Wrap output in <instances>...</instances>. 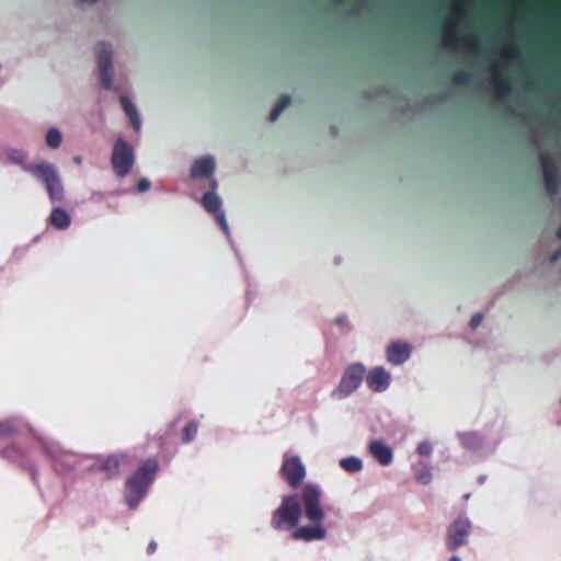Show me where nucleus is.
Returning a JSON list of instances; mask_svg holds the SVG:
<instances>
[{"mask_svg": "<svg viewBox=\"0 0 561 561\" xmlns=\"http://www.w3.org/2000/svg\"><path fill=\"white\" fill-rule=\"evenodd\" d=\"M291 100H290V96L287 95V94H284L280 96V99L278 100V102L275 104V106L272 108L271 113H270V121L271 122H274L275 119H277V117L279 116V114L290 104Z\"/></svg>", "mask_w": 561, "mask_h": 561, "instance_id": "obj_19", "label": "nucleus"}, {"mask_svg": "<svg viewBox=\"0 0 561 561\" xmlns=\"http://www.w3.org/2000/svg\"><path fill=\"white\" fill-rule=\"evenodd\" d=\"M96 60L101 84L105 90H110L112 88V47L108 43H99Z\"/></svg>", "mask_w": 561, "mask_h": 561, "instance_id": "obj_7", "label": "nucleus"}, {"mask_svg": "<svg viewBox=\"0 0 561 561\" xmlns=\"http://www.w3.org/2000/svg\"><path fill=\"white\" fill-rule=\"evenodd\" d=\"M150 187V182L147 179H140L137 183V191L139 193L146 192Z\"/></svg>", "mask_w": 561, "mask_h": 561, "instance_id": "obj_26", "label": "nucleus"}, {"mask_svg": "<svg viewBox=\"0 0 561 561\" xmlns=\"http://www.w3.org/2000/svg\"><path fill=\"white\" fill-rule=\"evenodd\" d=\"M280 474L291 488H298L306 477V468L300 457H285L280 467Z\"/></svg>", "mask_w": 561, "mask_h": 561, "instance_id": "obj_6", "label": "nucleus"}, {"mask_svg": "<svg viewBox=\"0 0 561 561\" xmlns=\"http://www.w3.org/2000/svg\"><path fill=\"white\" fill-rule=\"evenodd\" d=\"M366 382L368 388L373 391L381 390V387L386 382V371L383 367H377L370 370L366 377Z\"/></svg>", "mask_w": 561, "mask_h": 561, "instance_id": "obj_14", "label": "nucleus"}, {"mask_svg": "<svg viewBox=\"0 0 561 561\" xmlns=\"http://www.w3.org/2000/svg\"><path fill=\"white\" fill-rule=\"evenodd\" d=\"M387 459H388V463L390 462L391 460V451L388 449V456H387Z\"/></svg>", "mask_w": 561, "mask_h": 561, "instance_id": "obj_33", "label": "nucleus"}, {"mask_svg": "<svg viewBox=\"0 0 561 561\" xmlns=\"http://www.w3.org/2000/svg\"><path fill=\"white\" fill-rule=\"evenodd\" d=\"M310 525L301 526L291 534L294 540L314 541L322 540L327 536V529L322 525L324 512L321 507V492L313 484H306L300 493L287 495L272 515L271 525L276 530L295 528L298 526L302 513Z\"/></svg>", "mask_w": 561, "mask_h": 561, "instance_id": "obj_1", "label": "nucleus"}, {"mask_svg": "<svg viewBox=\"0 0 561 561\" xmlns=\"http://www.w3.org/2000/svg\"><path fill=\"white\" fill-rule=\"evenodd\" d=\"M382 0H379V4L381 5Z\"/></svg>", "mask_w": 561, "mask_h": 561, "instance_id": "obj_35", "label": "nucleus"}, {"mask_svg": "<svg viewBox=\"0 0 561 561\" xmlns=\"http://www.w3.org/2000/svg\"><path fill=\"white\" fill-rule=\"evenodd\" d=\"M159 469L156 458H148L129 477L125 483V501L130 510H135L145 497L149 485L154 480Z\"/></svg>", "mask_w": 561, "mask_h": 561, "instance_id": "obj_2", "label": "nucleus"}, {"mask_svg": "<svg viewBox=\"0 0 561 561\" xmlns=\"http://www.w3.org/2000/svg\"><path fill=\"white\" fill-rule=\"evenodd\" d=\"M126 457L125 456H108L106 457L101 465L99 466V469L103 472H105L107 478H114L118 476L121 466L124 463Z\"/></svg>", "mask_w": 561, "mask_h": 561, "instance_id": "obj_12", "label": "nucleus"}, {"mask_svg": "<svg viewBox=\"0 0 561 561\" xmlns=\"http://www.w3.org/2000/svg\"><path fill=\"white\" fill-rule=\"evenodd\" d=\"M201 203L205 210L215 216V219L217 224L220 226V228L225 232H228V224L226 220L225 213L221 209V198L215 192H206L203 195Z\"/></svg>", "mask_w": 561, "mask_h": 561, "instance_id": "obj_9", "label": "nucleus"}, {"mask_svg": "<svg viewBox=\"0 0 561 561\" xmlns=\"http://www.w3.org/2000/svg\"><path fill=\"white\" fill-rule=\"evenodd\" d=\"M414 472L417 481L421 483L426 484L432 479L431 468L424 462L416 463L414 466Z\"/></svg>", "mask_w": 561, "mask_h": 561, "instance_id": "obj_18", "label": "nucleus"}, {"mask_svg": "<svg viewBox=\"0 0 561 561\" xmlns=\"http://www.w3.org/2000/svg\"><path fill=\"white\" fill-rule=\"evenodd\" d=\"M119 102H121V105H122L125 114L129 117V119H130V122L133 124L134 129L135 130H139V128H140V119H139V116H138V113H137V108L135 107V105L125 95H122L119 98Z\"/></svg>", "mask_w": 561, "mask_h": 561, "instance_id": "obj_15", "label": "nucleus"}, {"mask_svg": "<svg viewBox=\"0 0 561 561\" xmlns=\"http://www.w3.org/2000/svg\"><path fill=\"white\" fill-rule=\"evenodd\" d=\"M18 428L13 421L5 420L0 422V438L11 437L15 435Z\"/></svg>", "mask_w": 561, "mask_h": 561, "instance_id": "obj_22", "label": "nucleus"}, {"mask_svg": "<svg viewBox=\"0 0 561 561\" xmlns=\"http://www.w3.org/2000/svg\"><path fill=\"white\" fill-rule=\"evenodd\" d=\"M62 141V135L57 128H49L46 134V144L49 148H58Z\"/></svg>", "mask_w": 561, "mask_h": 561, "instance_id": "obj_20", "label": "nucleus"}, {"mask_svg": "<svg viewBox=\"0 0 561 561\" xmlns=\"http://www.w3.org/2000/svg\"><path fill=\"white\" fill-rule=\"evenodd\" d=\"M558 237L561 239V228L558 231Z\"/></svg>", "mask_w": 561, "mask_h": 561, "instance_id": "obj_34", "label": "nucleus"}, {"mask_svg": "<svg viewBox=\"0 0 561 561\" xmlns=\"http://www.w3.org/2000/svg\"><path fill=\"white\" fill-rule=\"evenodd\" d=\"M218 187V182L216 179H210V191L209 192H215L216 193V190Z\"/></svg>", "mask_w": 561, "mask_h": 561, "instance_id": "obj_29", "label": "nucleus"}, {"mask_svg": "<svg viewBox=\"0 0 561 561\" xmlns=\"http://www.w3.org/2000/svg\"><path fill=\"white\" fill-rule=\"evenodd\" d=\"M215 167L216 164L213 157H202L193 162L190 176L194 180L201 178H210L215 171Z\"/></svg>", "mask_w": 561, "mask_h": 561, "instance_id": "obj_10", "label": "nucleus"}, {"mask_svg": "<svg viewBox=\"0 0 561 561\" xmlns=\"http://www.w3.org/2000/svg\"><path fill=\"white\" fill-rule=\"evenodd\" d=\"M471 523L467 517H459L453 523L448 531L447 546L455 550L466 542Z\"/></svg>", "mask_w": 561, "mask_h": 561, "instance_id": "obj_8", "label": "nucleus"}, {"mask_svg": "<svg viewBox=\"0 0 561 561\" xmlns=\"http://www.w3.org/2000/svg\"><path fill=\"white\" fill-rule=\"evenodd\" d=\"M157 550V543L154 541H150L147 547V553L152 554Z\"/></svg>", "mask_w": 561, "mask_h": 561, "instance_id": "obj_28", "label": "nucleus"}, {"mask_svg": "<svg viewBox=\"0 0 561 561\" xmlns=\"http://www.w3.org/2000/svg\"><path fill=\"white\" fill-rule=\"evenodd\" d=\"M450 561H461V560H460V558H459V557L454 556V557L450 559Z\"/></svg>", "mask_w": 561, "mask_h": 561, "instance_id": "obj_32", "label": "nucleus"}, {"mask_svg": "<svg viewBox=\"0 0 561 561\" xmlns=\"http://www.w3.org/2000/svg\"><path fill=\"white\" fill-rule=\"evenodd\" d=\"M112 168L118 178H125L135 162L133 147L123 139L115 141L111 157Z\"/></svg>", "mask_w": 561, "mask_h": 561, "instance_id": "obj_4", "label": "nucleus"}, {"mask_svg": "<svg viewBox=\"0 0 561 561\" xmlns=\"http://www.w3.org/2000/svg\"><path fill=\"white\" fill-rule=\"evenodd\" d=\"M366 374V369L364 365L357 363L348 366L337 386L336 393L340 398H344L350 396L354 390H356Z\"/></svg>", "mask_w": 561, "mask_h": 561, "instance_id": "obj_5", "label": "nucleus"}, {"mask_svg": "<svg viewBox=\"0 0 561 561\" xmlns=\"http://www.w3.org/2000/svg\"><path fill=\"white\" fill-rule=\"evenodd\" d=\"M481 322H482V314L476 313L471 318L470 325H471L472 329H476V328H478L480 325Z\"/></svg>", "mask_w": 561, "mask_h": 561, "instance_id": "obj_27", "label": "nucleus"}, {"mask_svg": "<svg viewBox=\"0 0 561 561\" xmlns=\"http://www.w3.org/2000/svg\"><path fill=\"white\" fill-rule=\"evenodd\" d=\"M417 451L420 453V455L427 457L432 453V446L428 442H423L419 445Z\"/></svg>", "mask_w": 561, "mask_h": 561, "instance_id": "obj_25", "label": "nucleus"}, {"mask_svg": "<svg viewBox=\"0 0 561 561\" xmlns=\"http://www.w3.org/2000/svg\"><path fill=\"white\" fill-rule=\"evenodd\" d=\"M8 157L13 163L21 165L25 164L26 154L20 149H10L8 151Z\"/></svg>", "mask_w": 561, "mask_h": 561, "instance_id": "obj_23", "label": "nucleus"}, {"mask_svg": "<svg viewBox=\"0 0 561 561\" xmlns=\"http://www.w3.org/2000/svg\"><path fill=\"white\" fill-rule=\"evenodd\" d=\"M370 455L379 461L382 466H386V443L382 440H373L369 444Z\"/></svg>", "mask_w": 561, "mask_h": 561, "instance_id": "obj_16", "label": "nucleus"}, {"mask_svg": "<svg viewBox=\"0 0 561 561\" xmlns=\"http://www.w3.org/2000/svg\"><path fill=\"white\" fill-rule=\"evenodd\" d=\"M73 162H75L76 164H81V162H82L81 157H80V156H76V157L73 158Z\"/></svg>", "mask_w": 561, "mask_h": 561, "instance_id": "obj_31", "label": "nucleus"}, {"mask_svg": "<svg viewBox=\"0 0 561 561\" xmlns=\"http://www.w3.org/2000/svg\"><path fill=\"white\" fill-rule=\"evenodd\" d=\"M197 430L198 424L196 421L188 422L182 431V442L185 444L192 442L197 434Z\"/></svg>", "mask_w": 561, "mask_h": 561, "instance_id": "obj_21", "label": "nucleus"}, {"mask_svg": "<svg viewBox=\"0 0 561 561\" xmlns=\"http://www.w3.org/2000/svg\"><path fill=\"white\" fill-rule=\"evenodd\" d=\"M4 456L9 459H13V456H12V449L11 448H8L3 451Z\"/></svg>", "mask_w": 561, "mask_h": 561, "instance_id": "obj_30", "label": "nucleus"}, {"mask_svg": "<svg viewBox=\"0 0 561 561\" xmlns=\"http://www.w3.org/2000/svg\"><path fill=\"white\" fill-rule=\"evenodd\" d=\"M24 170L35 176L46 188L51 203L62 202L65 190L57 169L47 162L25 165Z\"/></svg>", "mask_w": 561, "mask_h": 561, "instance_id": "obj_3", "label": "nucleus"}, {"mask_svg": "<svg viewBox=\"0 0 561 561\" xmlns=\"http://www.w3.org/2000/svg\"><path fill=\"white\" fill-rule=\"evenodd\" d=\"M461 440L466 447L472 448L477 443V437L474 434H463L461 435Z\"/></svg>", "mask_w": 561, "mask_h": 561, "instance_id": "obj_24", "label": "nucleus"}, {"mask_svg": "<svg viewBox=\"0 0 561 561\" xmlns=\"http://www.w3.org/2000/svg\"><path fill=\"white\" fill-rule=\"evenodd\" d=\"M48 224L58 230H65L70 226L71 217L64 208L54 207L48 217Z\"/></svg>", "mask_w": 561, "mask_h": 561, "instance_id": "obj_13", "label": "nucleus"}, {"mask_svg": "<svg viewBox=\"0 0 561 561\" xmlns=\"http://www.w3.org/2000/svg\"><path fill=\"white\" fill-rule=\"evenodd\" d=\"M411 355V346L408 343L397 341L388 347V362L400 365Z\"/></svg>", "mask_w": 561, "mask_h": 561, "instance_id": "obj_11", "label": "nucleus"}, {"mask_svg": "<svg viewBox=\"0 0 561 561\" xmlns=\"http://www.w3.org/2000/svg\"><path fill=\"white\" fill-rule=\"evenodd\" d=\"M340 467L344 469L346 472L355 473L362 470L363 462L359 458L352 456L347 458H342L340 460Z\"/></svg>", "mask_w": 561, "mask_h": 561, "instance_id": "obj_17", "label": "nucleus"}]
</instances>
